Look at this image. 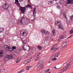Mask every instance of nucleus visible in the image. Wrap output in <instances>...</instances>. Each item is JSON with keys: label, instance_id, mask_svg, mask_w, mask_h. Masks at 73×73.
Returning <instances> with one entry per match:
<instances>
[{"label": "nucleus", "instance_id": "nucleus-1", "mask_svg": "<svg viewBox=\"0 0 73 73\" xmlns=\"http://www.w3.org/2000/svg\"><path fill=\"white\" fill-rule=\"evenodd\" d=\"M43 62L42 61H39L38 64H37V67L38 68H42L44 67V65H42Z\"/></svg>", "mask_w": 73, "mask_h": 73}, {"label": "nucleus", "instance_id": "nucleus-2", "mask_svg": "<svg viewBox=\"0 0 73 73\" xmlns=\"http://www.w3.org/2000/svg\"><path fill=\"white\" fill-rule=\"evenodd\" d=\"M20 10L22 13H24L25 11H26V7H21L20 8Z\"/></svg>", "mask_w": 73, "mask_h": 73}, {"label": "nucleus", "instance_id": "nucleus-3", "mask_svg": "<svg viewBox=\"0 0 73 73\" xmlns=\"http://www.w3.org/2000/svg\"><path fill=\"white\" fill-rule=\"evenodd\" d=\"M23 50H29V47L25 45L24 46V47L23 48Z\"/></svg>", "mask_w": 73, "mask_h": 73}, {"label": "nucleus", "instance_id": "nucleus-4", "mask_svg": "<svg viewBox=\"0 0 73 73\" xmlns=\"http://www.w3.org/2000/svg\"><path fill=\"white\" fill-rule=\"evenodd\" d=\"M72 65V63H70L69 64L67 65V66H66L65 67L63 68V70H66V69H67L68 68H69L70 66Z\"/></svg>", "mask_w": 73, "mask_h": 73}, {"label": "nucleus", "instance_id": "nucleus-5", "mask_svg": "<svg viewBox=\"0 0 73 73\" xmlns=\"http://www.w3.org/2000/svg\"><path fill=\"white\" fill-rule=\"evenodd\" d=\"M4 48H5V49H9V50H12L11 47L10 46H8V45H4Z\"/></svg>", "mask_w": 73, "mask_h": 73}, {"label": "nucleus", "instance_id": "nucleus-6", "mask_svg": "<svg viewBox=\"0 0 73 73\" xmlns=\"http://www.w3.org/2000/svg\"><path fill=\"white\" fill-rule=\"evenodd\" d=\"M60 17L61 18H62V19L63 18H64H64H65L66 19H67V17H66V14H61L60 15Z\"/></svg>", "mask_w": 73, "mask_h": 73}, {"label": "nucleus", "instance_id": "nucleus-7", "mask_svg": "<svg viewBox=\"0 0 73 73\" xmlns=\"http://www.w3.org/2000/svg\"><path fill=\"white\" fill-rule=\"evenodd\" d=\"M67 4H73V0H68L67 3Z\"/></svg>", "mask_w": 73, "mask_h": 73}, {"label": "nucleus", "instance_id": "nucleus-8", "mask_svg": "<svg viewBox=\"0 0 73 73\" xmlns=\"http://www.w3.org/2000/svg\"><path fill=\"white\" fill-rule=\"evenodd\" d=\"M41 31L42 32H43L46 35H49V33L48 31H45L44 30H43V31Z\"/></svg>", "mask_w": 73, "mask_h": 73}, {"label": "nucleus", "instance_id": "nucleus-9", "mask_svg": "<svg viewBox=\"0 0 73 73\" xmlns=\"http://www.w3.org/2000/svg\"><path fill=\"white\" fill-rule=\"evenodd\" d=\"M7 57L8 59L9 58L10 60L13 59V56H12V55H7Z\"/></svg>", "mask_w": 73, "mask_h": 73}, {"label": "nucleus", "instance_id": "nucleus-10", "mask_svg": "<svg viewBox=\"0 0 73 73\" xmlns=\"http://www.w3.org/2000/svg\"><path fill=\"white\" fill-rule=\"evenodd\" d=\"M4 51L3 50H0V58H2L3 57V53Z\"/></svg>", "mask_w": 73, "mask_h": 73}, {"label": "nucleus", "instance_id": "nucleus-11", "mask_svg": "<svg viewBox=\"0 0 73 73\" xmlns=\"http://www.w3.org/2000/svg\"><path fill=\"white\" fill-rule=\"evenodd\" d=\"M5 7H3L4 9H7L9 8V5H7V4L5 3Z\"/></svg>", "mask_w": 73, "mask_h": 73}, {"label": "nucleus", "instance_id": "nucleus-12", "mask_svg": "<svg viewBox=\"0 0 73 73\" xmlns=\"http://www.w3.org/2000/svg\"><path fill=\"white\" fill-rule=\"evenodd\" d=\"M69 21L70 23H72L73 21V15L71 16L70 19L69 20Z\"/></svg>", "mask_w": 73, "mask_h": 73}, {"label": "nucleus", "instance_id": "nucleus-13", "mask_svg": "<svg viewBox=\"0 0 73 73\" xmlns=\"http://www.w3.org/2000/svg\"><path fill=\"white\" fill-rule=\"evenodd\" d=\"M58 29H63L64 26L62 25H59L58 27Z\"/></svg>", "mask_w": 73, "mask_h": 73}, {"label": "nucleus", "instance_id": "nucleus-14", "mask_svg": "<svg viewBox=\"0 0 73 73\" xmlns=\"http://www.w3.org/2000/svg\"><path fill=\"white\" fill-rule=\"evenodd\" d=\"M61 24V21H59L58 22H56V23H55V26H58V25H60Z\"/></svg>", "mask_w": 73, "mask_h": 73}, {"label": "nucleus", "instance_id": "nucleus-15", "mask_svg": "<svg viewBox=\"0 0 73 73\" xmlns=\"http://www.w3.org/2000/svg\"><path fill=\"white\" fill-rule=\"evenodd\" d=\"M8 58L7 57V56H6V57H5L3 59V60L5 62H7V61H8Z\"/></svg>", "mask_w": 73, "mask_h": 73}, {"label": "nucleus", "instance_id": "nucleus-16", "mask_svg": "<svg viewBox=\"0 0 73 73\" xmlns=\"http://www.w3.org/2000/svg\"><path fill=\"white\" fill-rule=\"evenodd\" d=\"M66 45H67V42H66L62 44V46L63 47V48H64V47H65Z\"/></svg>", "mask_w": 73, "mask_h": 73}, {"label": "nucleus", "instance_id": "nucleus-17", "mask_svg": "<svg viewBox=\"0 0 73 73\" xmlns=\"http://www.w3.org/2000/svg\"><path fill=\"white\" fill-rule=\"evenodd\" d=\"M60 54V52H57L56 53L55 55H54V57H58V55Z\"/></svg>", "mask_w": 73, "mask_h": 73}, {"label": "nucleus", "instance_id": "nucleus-18", "mask_svg": "<svg viewBox=\"0 0 73 73\" xmlns=\"http://www.w3.org/2000/svg\"><path fill=\"white\" fill-rule=\"evenodd\" d=\"M21 20L23 21L24 20H28V19L24 17H21Z\"/></svg>", "mask_w": 73, "mask_h": 73}, {"label": "nucleus", "instance_id": "nucleus-19", "mask_svg": "<svg viewBox=\"0 0 73 73\" xmlns=\"http://www.w3.org/2000/svg\"><path fill=\"white\" fill-rule=\"evenodd\" d=\"M23 21L21 20H20V23L22 24V25H23V24H25V23H26L27 22V21H26V22H24V23H23Z\"/></svg>", "mask_w": 73, "mask_h": 73}, {"label": "nucleus", "instance_id": "nucleus-20", "mask_svg": "<svg viewBox=\"0 0 73 73\" xmlns=\"http://www.w3.org/2000/svg\"><path fill=\"white\" fill-rule=\"evenodd\" d=\"M26 7L27 8L29 7L31 9H32V6L31 5H28L27 6H26Z\"/></svg>", "mask_w": 73, "mask_h": 73}, {"label": "nucleus", "instance_id": "nucleus-21", "mask_svg": "<svg viewBox=\"0 0 73 73\" xmlns=\"http://www.w3.org/2000/svg\"><path fill=\"white\" fill-rule=\"evenodd\" d=\"M72 61H73V60H72V59H70L69 60H68V62H67L66 63V64H68L69 63H70V62H72Z\"/></svg>", "mask_w": 73, "mask_h": 73}, {"label": "nucleus", "instance_id": "nucleus-22", "mask_svg": "<svg viewBox=\"0 0 73 73\" xmlns=\"http://www.w3.org/2000/svg\"><path fill=\"white\" fill-rule=\"evenodd\" d=\"M31 67H32V66H29L27 67L26 69L27 70H28L29 69H30L31 68Z\"/></svg>", "mask_w": 73, "mask_h": 73}, {"label": "nucleus", "instance_id": "nucleus-23", "mask_svg": "<svg viewBox=\"0 0 73 73\" xmlns=\"http://www.w3.org/2000/svg\"><path fill=\"white\" fill-rule=\"evenodd\" d=\"M16 46H13L12 47V48H11V51L12 50H15L16 49Z\"/></svg>", "mask_w": 73, "mask_h": 73}, {"label": "nucleus", "instance_id": "nucleus-24", "mask_svg": "<svg viewBox=\"0 0 73 73\" xmlns=\"http://www.w3.org/2000/svg\"><path fill=\"white\" fill-rule=\"evenodd\" d=\"M56 8H57L58 9H60L61 8V7L59 5H57L56 6Z\"/></svg>", "mask_w": 73, "mask_h": 73}, {"label": "nucleus", "instance_id": "nucleus-25", "mask_svg": "<svg viewBox=\"0 0 73 73\" xmlns=\"http://www.w3.org/2000/svg\"><path fill=\"white\" fill-rule=\"evenodd\" d=\"M50 40V39H49V38L48 37H46V41H49Z\"/></svg>", "mask_w": 73, "mask_h": 73}, {"label": "nucleus", "instance_id": "nucleus-26", "mask_svg": "<svg viewBox=\"0 0 73 73\" xmlns=\"http://www.w3.org/2000/svg\"><path fill=\"white\" fill-rule=\"evenodd\" d=\"M36 7H35L34 8L33 13H34V12H36Z\"/></svg>", "mask_w": 73, "mask_h": 73}, {"label": "nucleus", "instance_id": "nucleus-27", "mask_svg": "<svg viewBox=\"0 0 73 73\" xmlns=\"http://www.w3.org/2000/svg\"><path fill=\"white\" fill-rule=\"evenodd\" d=\"M38 48L39 49V50H41V49H42V47L40 46H38Z\"/></svg>", "mask_w": 73, "mask_h": 73}, {"label": "nucleus", "instance_id": "nucleus-28", "mask_svg": "<svg viewBox=\"0 0 73 73\" xmlns=\"http://www.w3.org/2000/svg\"><path fill=\"white\" fill-rule=\"evenodd\" d=\"M0 31L1 32H3V31H4V29L3 28L0 29Z\"/></svg>", "mask_w": 73, "mask_h": 73}, {"label": "nucleus", "instance_id": "nucleus-29", "mask_svg": "<svg viewBox=\"0 0 73 73\" xmlns=\"http://www.w3.org/2000/svg\"><path fill=\"white\" fill-rule=\"evenodd\" d=\"M57 60V58H54L52 59L51 60L52 61H55V60Z\"/></svg>", "mask_w": 73, "mask_h": 73}, {"label": "nucleus", "instance_id": "nucleus-30", "mask_svg": "<svg viewBox=\"0 0 73 73\" xmlns=\"http://www.w3.org/2000/svg\"><path fill=\"white\" fill-rule=\"evenodd\" d=\"M70 34H72V33H73V29L71 30L70 31Z\"/></svg>", "mask_w": 73, "mask_h": 73}, {"label": "nucleus", "instance_id": "nucleus-31", "mask_svg": "<svg viewBox=\"0 0 73 73\" xmlns=\"http://www.w3.org/2000/svg\"><path fill=\"white\" fill-rule=\"evenodd\" d=\"M57 43L55 45H54V46H53V47L54 49L55 48H56V46H57Z\"/></svg>", "mask_w": 73, "mask_h": 73}, {"label": "nucleus", "instance_id": "nucleus-32", "mask_svg": "<svg viewBox=\"0 0 73 73\" xmlns=\"http://www.w3.org/2000/svg\"><path fill=\"white\" fill-rule=\"evenodd\" d=\"M31 60L29 59L27 60V61H26V62H30Z\"/></svg>", "mask_w": 73, "mask_h": 73}, {"label": "nucleus", "instance_id": "nucleus-33", "mask_svg": "<svg viewBox=\"0 0 73 73\" xmlns=\"http://www.w3.org/2000/svg\"><path fill=\"white\" fill-rule=\"evenodd\" d=\"M20 58L19 59V58L17 59V60L16 62L17 63V62H19V61H20Z\"/></svg>", "mask_w": 73, "mask_h": 73}, {"label": "nucleus", "instance_id": "nucleus-34", "mask_svg": "<svg viewBox=\"0 0 73 73\" xmlns=\"http://www.w3.org/2000/svg\"><path fill=\"white\" fill-rule=\"evenodd\" d=\"M60 1L61 3V4H63L64 3V1L62 0H60Z\"/></svg>", "mask_w": 73, "mask_h": 73}, {"label": "nucleus", "instance_id": "nucleus-35", "mask_svg": "<svg viewBox=\"0 0 73 73\" xmlns=\"http://www.w3.org/2000/svg\"><path fill=\"white\" fill-rule=\"evenodd\" d=\"M36 12L33 13V15L34 17H35V16H36Z\"/></svg>", "mask_w": 73, "mask_h": 73}, {"label": "nucleus", "instance_id": "nucleus-36", "mask_svg": "<svg viewBox=\"0 0 73 73\" xmlns=\"http://www.w3.org/2000/svg\"><path fill=\"white\" fill-rule=\"evenodd\" d=\"M38 58L36 57V58H35V61H38Z\"/></svg>", "mask_w": 73, "mask_h": 73}, {"label": "nucleus", "instance_id": "nucleus-37", "mask_svg": "<svg viewBox=\"0 0 73 73\" xmlns=\"http://www.w3.org/2000/svg\"><path fill=\"white\" fill-rule=\"evenodd\" d=\"M52 35H53L54 36H55L56 35V33H52Z\"/></svg>", "mask_w": 73, "mask_h": 73}, {"label": "nucleus", "instance_id": "nucleus-38", "mask_svg": "<svg viewBox=\"0 0 73 73\" xmlns=\"http://www.w3.org/2000/svg\"><path fill=\"white\" fill-rule=\"evenodd\" d=\"M28 62H26V61H25V62H24V64H27V63H28Z\"/></svg>", "mask_w": 73, "mask_h": 73}, {"label": "nucleus", "instance_id": "nucleus-39", "mask_svg": "<svg viewBox=\"0 0 73 73\" xmlns=\"http://www.w3.org/2000/svg\"><path fill=\"white\" fill-rule=\"evenodd\" d=\"M37 56H39L40 54V53H38L36 54Z\"/></svg>", "mask_w": 73, "mask_h": 73}, {"label": "nucleus", "instance_id": "nucleus-40", "mask_svg": "<svg viewBox=\"0 0 73 73\" xmlns=\"http://www.w3.org/2000/svg\"><path fill=\"white\" fill-rule=\"evenodd\" d=\"M59 49V48H55V50H57V49Z\"/></svg>", "mask_w": 73, "mask_h": 73}, {"label": "nucleus", "instance_id": "nucleus-41", "mask_svg": "<svg viewBox=\"0 0 73 73\" xmlns=\"http://www.w3.org/2000/svg\"><path fill=\"white\" fill-rule=\"evenodd\" d=\"M15 1L17 2V3H19V1L18 0H15Z\"/></svg>", "mask_w": 73, "mask_h": 73}, {"label": "nucleus", "instance_id": "nucleus-42", "mask_svg": "<svg viewBox=\"0 0 73 73\" xmlns=\"http://www.w3.org/2000/svg\"><path fill=\"white\" fill-rule=\"evenodd\" d=\"M55 30H52V33H55Z\"/></svg>", "mask_w": 73, "mask_h": 73}, {"label": "nucleus", "instance_id": "nucleus-43", "mask_svg": "<svg viewBox=\"0 0 73 73\" xmlns=\"http://www.w3.org/2000/svg\"><path fill=\"white\" fill-rule=\"evenodd\" d=\"M25 33H26L25 32V31H24V32H23L22 33V34L23 35H24L25 34Z\"/></svg>", "mask_w": 73, "mask_h": 73}, {"label": "nucleus", "instance_id": "nucleus-44", "mask_svg": "<svg viewBox=\"0 0 73 73\" xmlns=\"http://www.w3.org/2000/svg\"><path fill=\"white\" fill-rule=\"evenodd\" d=\"M37 58H38V60H40V57H37Z\"/></svg>", "mask_w": 73, "mask_h": 73}, {"label": "nucleus", "instance_id": "nucleus-45", "mask_svg": "<svg viewBox=\"0 0 73 73\" xmlns=\"http://www.w3.org/2000/svg\"><path fill=\"white\" fill-rule=\"evenodd\" d=\"M22 73V71H20L19 72H18L17 73Z\"/></svg>", "mask_w": 73, "mask_h": 73}, {"label": "nucleus", "instance_id": "nucleus-46", "mask_svg": "<svg viewBox=\"0 0 73 73\" xmlns=\"http://www.w3.org/2000/svg\"><path fill=\"white\" fill-rule=\"evenodd\" d=\"M63 37H64V36H61V38H63Z\"/></svg>", "mask_w": 73, "mask_h": 73}, {"label": "nucleus", "instance_id": "nucleus-47", "mask_svg": "<svg viewBox=\"0 0 73 73\" xmlns=\"http://www.w3.org/2000/svg\"><path fill=\"white\" fill-rule=\"evenodd\" d=\"M53 49H54V48H53V47H52L51 48L52 50H53Z\"/></svg>", "mask_w": 73, "mask_h": 73}, {"label": "nucleus", "instance_id": "nucleus-48", "mask_svg": "<svg viewBox=\"0 0 73 73\" xmlns=\"http://www.w3.org/2000/svg\"><path fill=\"white\" fill-rule=\"evenodd\" d=\"M29 59L31 60V59H32V57H31V58Z\"/></svg>", "mask_w": 73, "mask_h": 73}, {"label": "nucleus", "instance_id": "nucleus-49", "mask_svg": "<svg viewBox=\"0 0 73 73\" xmlns=\"http://www.w3.org/2000/svg\"><path fill=\"white\" fill-rule=\"evenodd\" d=\"M19 1L20 2H21V1H23V0H20Z\"/></svg>", "mask_w": 73, "mask_h": 73}, {"label": "nucleus", "instance_id": "nucleus-50", "mask_svg": "<svg viewBox=\"0 0 73 73\" xmlns=\"http://www.w3.org/2000/svg\"><path fill=\"white\" fill-rule=\"evenodd\" d=\"M72 35H71L70 36V37H68V38H70V37H72Z\"/></svg>", "mask_w": 73, "mask_h": 73}, {"label": "nucleus", "instance_id": "nucleus-51", "mask_svg": "<svg viewBox=\"0 0 73 73\" xmlns=\"http://www.w3.org/2000/svg\"><path fill=\"white\" fill-rule=\"evenodd\" d=\"M60 39H59L58 40V41H60Z\"/></svg>", "mask_w": 73, "mask_h": 73}, {"label": "nucleus", "instance_id": "nucleus-52", "mask_svg": "<svg viewBox=\"0 0 73 73\" xmlns=\"http://www.w3.org/2000/svg\"><path fill=\"white\" fill-rule=\"evenodd\" d=\"M54 68H55V69H57V68H56V67H54Z\"/></svg>", "mask_w": 73, "mask_h": 73}, {"label": "nucleus", "instance_id": "nucleus-53", "mask_svg": "<svg viewBox=\"0 0 73 73\" xmlns=\"http://www.w3.org/2000/svg\"><path fill=\"white\" fill-rule=\"evenodd\" d=\"M38 56V55H37V54H36L35 55V56Z\"/></svg>", "mask_w": 73, "mask_h": 73}, {"label": "nucleus", "instance_id": "nucleus-54", "mask_svg": "<svg viewBox=\"0 0 73 73\" xmlns=\"http://www.w3.org/2000/svg\"><path fill=\"white\" fill-rule=\"evenodd\" d=\"M50 3H52V1H50Z\"/></svg>", "mask_w": 73, "mask_h": 73}, {"label": "nucleus", "instance_id": "nucleus-55", "mask_svg": "<svg viewBox=\"0 0 73 73\" xmlns=\"http://www.w3.org/2000/svg\"><path fill=\"white\" fill-rule=\"evenodd\" d=\"M48 63H50V61L48 62Z\"/></svg>", "mask_w": 73, "mask_h": 73}, {"label": "nucleus", "instance_id": "nucleus-56", "mask_svg": "<svg viewBox=\"0 0 73 73\" xmlns=\"http://www.w3.org/2000/svg\"><path fill=\"white\" fill-rule=\"evenodd\" d=\"M54 1H57L58 0H54Z\"/></svg>", "mask_w": 73, "mask_h": 73}, {"label": "nucleus", "instance_id": "nucleus-57", "mask_svg": "<svg viewBox=\"0 0 73 73\" xmlns=\"http://www.w3.org/2000/svg\"><path fill=\"white\" fill-rule=\"evenodd\" d=\"M50 21H50V23H52V22H50Z\"/></svg>", "mask_w": 73, "mask_h": 73}, {"label": "nucleus", "instance_id": "nucleus-58", "mask_svg": "<svg viewBox=\"0 0 73 73\" xmlns=\"http://www.w3.org/2000/svg\"><path fill=\"white\" fill-rule=\"evenodd\" d=\"M1 31H0V33H1Z\"/></svg>", "mask_w": 73, "mask_h": 73}]
</instances>
